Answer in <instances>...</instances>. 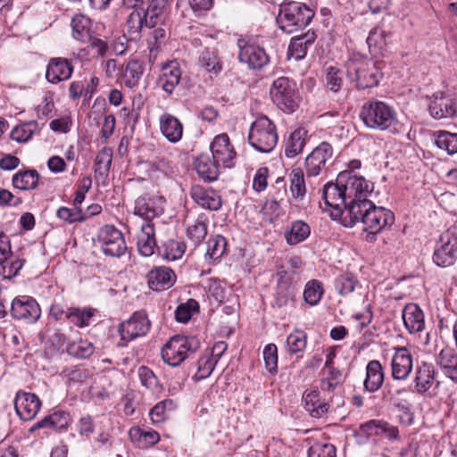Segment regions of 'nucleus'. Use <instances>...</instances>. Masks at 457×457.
<instances>
[{
  "mask_svg": "<svg viewBox=\"0 0 457 457\" xmlns=\"http://www.w3.org/2000/svg\"><path fill=\"white\" fill-rule=\"evenodd\" d=\"M373 191V184L363 177L353 175L352 171L345 170L338 174L335 183L328 182L322 188L324 211L333 209L331 216L341 217L345 225V210L357 204L362 196H369ZM322 208V205L320 204Z\"/></svg>",
  "mask_w": 457,
  "mask_h": 457,
  "instance_id": "obj_1",
  "label": "nucleus"
},
{
  "mask_svg": "<svg viewBox=\"0 0 457 457\" xmlns=\"http://www.w3.org/2000/svg\"><path fill=\"white\" fill-rule=\"evenodd\" d=\"M394 221L395 215L390 210L376 206L368 196H362L357 204L345 210L344 226L352 228L357 223L363 224V230L369 231V241H373L378 233Z\"/></svg>",
  "mask_w": 457,
  "mask_h": 457,
  "instance_id": "obj_2",
  "label": "nucleus"
},
{
  "mask_svg": "<svg viewBox=\"0 0 457 457\" xmlns=\"http://www.w3.org/2000/svg\"><path fill=\"white\" fill-rule=\"evenodd\" d=\"M359 117L365 127L378 131L389 130L398 123L395 108L375 98L363 103Z\"/></svg>",
  "mask_w": 457,
  "mask_h": 457,
  "instance_id": "obj_3",
  "label": "nucleus"
},
{
  "mask_svg": "<svg viewBox=\"0 0 457 457\" xmlns=\"http://www.w3.org/2000/svg\"><path fill=\"white\" fill-rule=\"evenodd\" d=\"M346 75L358 89H366L378 85L382 76L377 62L353 54L345 63Z\"/></svg>",
  "mask_w": 457,
  "mask_h": 457,
  "instance_id": "obj_4",
  "label": "nucleus"
},
{
  "mask_svg": "<svg viewBox=\"0 0 457 457\" xmlns=\"http://www.w3.org/2000/svg\"><path fill=\"white\" fill-rule=\"evenodd\" d=\"M314 16V12L300 2H288L280 5L277 23L287 34L305 28Z\"/></svg>",
  "mask_w": 457,
  "mask_h": 457,
  "instance_id": "obj_5",
  "label": "nucleus"
},
{
  "mask_svg": "<svg viewBox=\"0 0 457 457\" xmlns=\"http://www.w3.org/2000/svg\"><path fill=\"white\" fill-rule=\"evenodd\" d=\"M273 104L286 113L295 112L301 103V96L296 82L288 77L276 79L270 88Z\"/></svg>",
  "mask_w": 457,
  "mask_h": 457,
  "instance_id": "obj_6",
  "label": "nucleus"
},
{
  "mask_svg": "<svg viewBox=\"0 0 457 457\" xmlns=\"http://www.w3.org/2000/svg\"><path fill=\"white\" fill-rule=\"evenodd\" d=\"M248 142L261 153L271 152L278 143L275 124L266 116L257 118L250 127Z\"/></svg>",
  "mask_w": 457,
  "mask_h": 457,
  "instance_id": "obj_7",
  "label": "nucleus"
},
{
  "mask_svg": "<svg viewBox=\"0 0 457 457\" xmlns=\"http://www.w3.org/2000/svg\"><path fill=\"white\" fill-rule=\"evenodd\" d=\"M200 343L195 337L176 335L164 345L162 358L168 365H180L191 353L196 352Z\"/></svg>",
  "mask_w": 457,
  "mask_h": 457,
  "instance_id": "obj_8",
  "label": "nucleus"
},
{
  "mask_svg": "<svg viewBox=\"0 0 457 457\" xmlns=\"http://www.w3.org/2000/svg\"><path fill=\"white\" fill-rule=\"evenodd\" d=\"M457 260V224L447 228L435 247L433 261L440 267L453 265Z\"/></svg>",
  "mask_w": 457,
  "mask_h": 457,
  "instance_id": "obj_9",
  "label": "nucleus"
},
{
  "mask_svg": "<svg viewBox=\"0 0 457 457\" xmlns=\"http://www.w3.org/2000/svg\"><path fill=\"white\" fill-rule=\"evenodd\" d=\"M98 242L104 253L112 257H120L127 250L123 234L112 225H105L100 229Z\"/></svg>",
  "mask_w": 457,
  "mask_h": 457,
  "instance_id": "obj_10",
  "label": "nucleus"
},
{
  "mask_svg": "<svg viewBox=\"0 0 457 457\" xmlns=\"http://www.w3.org/2000/svg\"><path fill=\"white\" fill-rule=\"evenodd\" d=\"M278 275V278L271 306L278 309L293 306L297 293L296 286L287 271L282 270Z\"/></svg>",
  "mask_w": 457,
  "mask_h": 457,
  "instance_id": "obj_11",
  "label": "nucleus"
},
{
  "mask_svg": "<svg viewBox=\"0 0 457 457\" xmlns=\"http://www.w3.org/2000/svg\"><path fill=\"white\" fill-rule=\"evenodd\" d=\"M151 328V322L144 311L136 312L120 327L121 340L131 341L138 337L145 336Z\"/></svg>",
  "mask_w": 457,
  "mask_h": 457,
  "instance_id": "obj_12",
  "label": "nucleus"
},
{
  "mask_svg": "<svg viewBox=\"0 0 457 457\" xmlns=\"http://www.w3.org/2000/svg\"><path fill=\"white\" fill-rule=\"evenodd\" d=\"M238 60L249 69L260 70L269 62V56L263 48L254 44H249L243 39L238 40Z\"/></svg>",
  "mask_w": 457,
  "mask_h": 457,
  "instance_id": "obj_13",
  "label": "nucleus"
},
{
  "mask_svg": "<svg viewBox=\"0 0 457 457\" xmlns=\"http://www.w3.org/2000/svg\"><path fill=\"white\" fill-rule=\"evenodd\" d=\"M165 202L162 196L140 195L135 201L134 213L143 218L144 222H151L152 219L163 213Z\"/></svg>",
  "mask_w": 457,
  "mask_h": 457,
  "instance_id": "obj_14",
  "label": "nucleus"
},
{
  "mask_svg": "<svg viewBox=\"0 0 457 457\" xmlns=\"http://www.w3.org/2000/svg\"><path fill=\"white\" fill-rule=\"evenodd\" d=\"M40 313L38 303L30 296H19L12 302L11 314L15 320H23L31 323L38 320Z\"/></svg>",
  "mask_w": 457,
  "mask_h": 457,
  "instance_id": "obj_15",
  "label": "nucleus"
},
{
  "mask_svg": "<svg viewBox=\"0 0 457 457\" xmlns=\"http://www.w3.org/2000/svg\"><path fill=\"white\" fill-rule=\"evenodd\" d=\"M210 148L212 159L216 160L217 162L227 168L233 166V161L237 153L230 144L229 137L227 134L216 136Z\"/></svg>",
  "mask_w": 457,
  "mask_h": 457,
  "instance_id": "obj_16",
  "label": "nucleus"
},
{
  "mask_svg": "<svg viewBox=\"0 0 457 457\" xmlns=\"http://www.w3.org/2000/svg\"><path fill=\"white\" fill-rule=\"evenodd\" d=\"M333 149L328 142L320 143L305 159V170L308 177L320 174L326 162L332 157Z\"/></svg>",
  "mask_w": 457,
  "mask_h": 457,
  "instance_id": "obj_17",
  "label": "nucleus"
},
{
  "mask_svg": "<svg viewBox=\"0 0 457 457\" xmlns=\"http://www.w3.org/2000/svg\"><path fill=\"white\" fill-rule=\"evenodd\" d=\"M428 111L436 120L453 118L456 114V104L449 96L438 92L429 99Z\"/></svg>",
  "mask_w": 457,
  "mask_h": 457,
  "instance_id": "obj_18",
  "label": "nucleus"
},
{
  "mask_svg": "<svg viewBox=\"0 0 457 457\" xmlns=\"http://www.w3.org/2000/svg\"><path fill=\"white\" fill-rule=\"evenodd\" d=\"M41 402L31 393L19 392L14 399V408L21 420H31L38 412Z\"/></svg>",
  "mask_w": 457,
  "mask_h": 457,
  "instance_id": "obj_19",
  "label": "nucleus"
},
{
  "mask_svg": "<svg viewBox=\"0 0 457 457\" xmlns=\"http://www.w3.org/2000/svg\"><path fill=\"white\" fill-rule=\"evenodd\" d=\"M166 17L153 12L145 11L144 15L141 16L139 12H133L129 16L127 21L129 27V33L132 37L138 36L142 27L145 25L147 28H154L164 22Z\"/></svg>",
  "mask_w": 457,
  "mask_h": 457,
  "instance_id": "obj_20",
  "label": "nucleus"
},
{
  "mask_svg": "<svg viewBox=\"0 0 457 457\" xmlns=\"http://www.w3.org/2000/svg\"><path fill=\"white\" fill-rule=\"evenodd\" d=\"M413 367L412 356L406 347H398L393 356L391 368L392 377L396 380H405Z\"/></svg>",
  "mask_w": 457,
  "mask_h": 457,
  "instance_id": "obj_21",
  "label": "nucleus"
},
{
  "mask_svg": "<svg viewBox=\"0 0 457 457\" xmlns=\"http://www.w3.org/2000/svg\"><path fill=\"white\" fill-rule=\"evenodd\" d=\"M182 78V71L175 61L164 64L158 78V86L167 94L171 95L179 86Z\"/></svg>",
  "mask_w": 457,
  "mask_h": 457,
  "instance_id": "obj_22",
  "label": "nucleus"
},
{
  "mask_svg": "<svg viewBox=\"0 0 457 457\" xmlns=\"http://www.w3.org/2000/svg\"><path fill=\"white\" fill-rule=\"evenodd\" d=\"M174 271L165 266L154 267L147 274L148 286L154 291H164L170 288L176 282Z\"/></svg>",
  "mask_w": 457,
  "mask_h": 457,
  "instance_id": "obj_23",
  "label": "nucleus"
},
{
  "mask_svg": "<svg viewBox=\"0 0 457 457\" xmlns=\"http://www.w3.org/2000/svg\"><path fill=\"white\" fill-rule=\"evenodd\" d=\"M73 66L68 59L56 57L50 59L46 71V79L52 84L67 80L71 77Z\"/></svg>",
  "mask_w": 457,
  "mask_h": 457,
  "instance_id": "obj_24",
  "label": "nucleus"
},
{
  "mask_svg": "<svg viewBox=\"0 0 457 457\" xmlns=\"http://www.w3.org/2000/svg\"><path fill=\"white\" fill-rule=\"evenodd\" d=\"M190 195L198 205L207 210L218 211L222 205L221 198L217 192L199 185L191 187Z\"/></svg>",
  "mask_w": 457,
  "mask_h": 457,
  "instance_id": "obj_25",
  "label": "nucleus"
},
{
  "mask_svg": "<svg viewBox=\"0 0 457 457\" xmlns=\"http://www.w3.org/2000/svg\"><path fill=\"white\" fill-rule=\"evenodd\" d=\"M402 318L406 329L411 333H418L424 329V313L416 303H408L402 312Z\"/></svg>",
  "mask_w": 457,
  "mask_h": 457,
  "instance_id": "obj_26",
  "label": "nucleus"
},
{
  "mask_svg": "<svg viewBox=\"0 0 457 457\" xmlns=\"http://www.w3.org/2000/svg\"><path fill=\"white\" fill-rule=\"evenodd\" d=\"M436 362L448 378L457 383V352L454 349L443 348L436 356Z\"/></svg>",
  "mask_w": 457,
  "mask_h": 457,
  "instance_id": "obj_27",
  "label": "nucleus"
},
{
  "mask_svg": "<svg viewBox=\"0 0 457 457\" xmlns=\"http://www.w3.org/2000/svg\"><path fill=\"white\" fill-rule=\"evenodd\" d=\"M385 380V372L381 363L373 360L368 362L366 366V377L363 381L364 390L369 393L378 391Z\"/></svg>",
  "mask_w": 457,
  "mask_h": 457,
  "instance_id": "obj_28",
  "label": "nucleus"
},
{
  "mask_svg": "<svg viewBox=\"0 0 457 457\" xmlns=\"http://www.w3.org/2000/svg\"><path fill=\"white\" fill-rule=\"evenodd\" d=\"M436 370L431 363L422 362L416 369L415 389L420 394L428 391L436 382Z\"/></svg>",
  "mask_w": 457,
  "mask_h": 457,
  "instance_id": "obj_29",
  "label": "nucleus"
},
{
  "mask_svg": "<svg viewBox=\"0 0 457 457\" xmlns=\"http://www.w3.org/2000/svg\"><path fill=\"white\" fill-rule=\"evenodd\" d=\"M316 34L308 30L306 33L292 37L287 54L299 61L305 57L309 46L314 43Z\"/></svg>",
  "mask_w": 457,
  "mask_h": 457,
  "instance_id": "obj_30",
  "label": "nucleus"
},
{
  "mask_svg": "<svg viewBox=\"0 0 457 457\" xmlns=\"http://www.w3.org/2000/svg\"><path fill=\"white\" fill-rule=\"evenodd\" d=\"M220 165L216 160H212L206 154L199 155L195 162V169L197 174L203 180L207 182H212L218 179Z\"/></svg>",
  "mask_w": 457,
  "mask_h": 457,
  "instance_id": "obj_31",
  "label": "nucleus"
},
{
  "mask_svg": "<svg viewBox=\"0 0 457 457\" xmlns=\"http://www.w3.org/2000/svg\"><path fill=\"white\" fill-rule=\"evenodd\" d=\"M156 247L154 228L152 222H143L137 235L138 252L143 256H151Z\"/></svg>",
  "mask_w": 457,
  "mask_h": 457,
  "instance_id": "obj_32",
  "label": "nucleus"
},
{
  "mask_svg": "<svg viewBox=\"0 0 457 457\" xmlns=\"http://www.w3.org/2000/svg\"><path fill=\"white\" fill-rule=\"evenodd\" d=\"M160 129L162 135L172 143L179 142L183 134V126L175 116L164 113L160 118Z\"/></svg>",
  "mask_w": 457,
  "mask_h": 457,
  "instance_id": "obj_33",
  "label": "nucleus"
},
{
  "mask_svg": "<svg viewBox=\"0 0 457 457\" xmlns=\"http://www.w3.org/2000/svg\"><path fill=\"white\" fill-rule=\"evenodd\" d=\"M71 26L72 29V37L83 43L86 44L92 39V34L94 31L92 30V21L84 14H76L71 21Z\"/></svg>",
  "mask_w": 457,
  "mask_h": 457,
  "instance_id": "obj_34",
  "label": "nucleus"
},
{
  "mask_svg": "<svg viewBox=\"0 0 457 457\" xmlns=\"http://www.w3.org/2000/svg\"><path fill=\"white\" fill-rule=\"evenodd\" d=\"M308 131L304 128H297L285 142V154L287 158H294L300 154L306 145Z\"/></svg>",
  "mask_w": 457,
  "mask_h": 457,
  "instance_id": "obj_35",
  "label": "nucleus"
},
{
  "mask_svg": "<svg viewBox=\"0 0 457 457\" xmlns=\"http://www.w3.org/2000/svg\"><path fill=\"white\" fill-rule=\"evenodd\" d=\"M145 68L141 62L136 59L127 61L122 67L124 85L129 88L137 87L143 76Z\"/></svg>",
  "mask_w": 457,
  "mask_h": 457,
  "instance_id": "obj_36",
  "label": "nucleus"
},
{
  "mask_svg": "<svg viewBox=\"0 0 457 457\" xmlns=\"http://www.w3.org/2000/svg\"><path fill=\"white\" fill-rule=\"evenodd\" d=\"M71 423V418L69 412L62 410H56L49 415H46L30 428H46L48 427H53L54 428H68Z\"/></svg>",
  "mask_w": 457,
  "mask_h": 457,
  "instance_id": "obj_37",
  "label": "nucleus"
},
{
  "mask_svg": "<svg viewBox=\"0 0 457 457\" xmlns=\"http://www.w3.org/2000/svg\"><path fill=\"white\" fill-rule=\"evenodd\" d=\"M39 177L38 172L34 169L20 170L13 175L12 183L20 190H32L37 187Z\"/></svg>",
  "mask_w": 457,
  "mask_h": 457,
  "instance_id": "obj_38",
  "label": "nucleus"
},
{
  "mask_svg": "<svg viewBox=\"0 0 457 457\" xmlns=\"http://www.w3.org/2000/svg\"><path fill=\"white\" fill-rule=\"evenodd\" d=\"M310 233L311 229L307 223L303 220H295L285 231V238L288 245H295L304 241Z\"/></svg>",
  "mask_w": 457,
  "mask_h": 457,
  "instance_id": "obj_39",
  "label": "nucleus"
},
{
  "mask_svg": "<svg viewBox=\"0 0 457 457\" xmlns=\"http://www.w3.org/2000/svg\"><path fill=\"white\" fill-rule=\"evenodd\" d=\"M177 407L176 402L172 399H165L159 402L150 411L149 415L152 422L157 425L170 419Z\"/></svg>",
  "mask_w": 457,
  "mask_h": 457,
  "instance_id": "obj_40",
  "label": "nucleus"
},
{
  "mask_svg": "<svg viewBox=\"0 0 457 457\" xmlns=\"http://www.w3.org/2000/svg\"><path fill=\"white\" fill-rule=\"evenodd\" d=\"M131 442L138 448L146 449L160 440L156 430H129Z\"/></svg>",
  "mask_w": 457,
  "mask_h": 457,
  "instance_id": "obj_41",
  "label": "nucleus"
},
{
  "mask_svg": "<svg viewBox=\"0 0 457 457\" xmlns=\"http://www.w3.org/2000/svg\"><path fill=\"white\" fill-rule=\"evenodd\" d=\"M39 130L38 123L36 120H30L14 127L11 132V137L18 143H26L34 134L39 133Z\"/></svg>",
  "mask_w": 457,
  "mask_h": 457,
  "instance_id": "obj_42",
  "label": "nucleus"
},
{
  "mask_svg": "<svg viewBox=\"0 0 457 457\" xmlns=\"http://www.w3.org/2000/svg\"><path fill=\"white\" fill-rule=\"evenodd\" d=\"M112 149L111 147H104L100 150L95 161V173L96 178L103 179H107L112 165Z\"/></svg>",
  "mask_w": 457,
  "mask_h": 457,
  "instance_id": "obj_43",
  "label": "nucleus"
},
{
  "mask_svg": "<svg viewBox=\"0 0 457 457\" xmlns=\"http://www.w3.org/2000/svg\"><path fill=\"white\" fill-rule=\"evenodd\" d=\"M25 262V259L14 256L11 252L10 256H4V259L0 261V276L4 278L15 277L23 267Z\"/></svg>",
  "mask_w": 457,
  "mask_h": 457,
  "instance_id": "obj_44",
  "label": "nucleus"
},
{
  "mask_svg": "<svg viewBox=\"0 0 457 457\" xmlns=\"http://www.w3.org/2000/svg\"><path fill=\"white\" fill-rule=\"evenodd\" d=\"M389 37H391L390 32H386L378 28L373 29L367 37L370 51L374 54L381 53L387 46Z\"/></svg>",
  "mask_w": 457,
  "mask_h": 457,
  "instance_id": "obj_45",
  "label": "nucleus"
},
{
  "mask_svg": "<svg viewBox=\"0 0 457 457\" xmlns=\"http://www.w3.org/2000/svg\"><path fill=\"white\" fill-rule=\"evenodd\" d=\"M304 408L312 417H320L328 411L325 403H320V394L316 390L305 392L303 395Z\"/></svg>",
  "mask_w": 457,
  "mask_h": 457,
  "instance_id": "obj_46",
  "label": "nucleus"
},
{
  "mask_svg": "<svg viewBox=\"0 0 457 457\" xmlns=\"http://www.w3.org/2000/svg\"><path fill=\"white\" fill-rule=\"evenodd\" d=\"M290 191L296 200H303L306 194V186L303 171L300 168H295L289 173Z\"/></svg>",
  "mask_w": 457,
  "mask_h": 457,
  "instance_id": "obj_47",
  "label": "nucleus"
},
{
  "mask_svg": "<svg viewBox=\"0 0 457 457\" xmlns=\"http://www.w3.org/2000/svg\"><path fill=\"white\" fill-rule=\"evenodd\" d=\"M227 240L220 235L211 237L207 242L205 259L211 261L220 260L226 252Z\"/></svg>",
  "mask_w": 457,
  "mask_h": 457,
  "instance_id": "obj_48",
  "label": "nucleus"
},
{
  "mask_svg": "<svg viewBox=\"0 0 457 457\" xmlns=\"http://www.w3.org/2000/svg\"><path fill=\"white\" fill-rule=\"evenodd\" d=\"M137 375L141 385L148 389L151 393L159 394L162 392V386L160 384L158 378L148 367H139L137 370Z\"/></svg>",
  "mask_w": 457,
  "mask_h": 457,
  "instance_id": "obj_49",
  "label": "nucleus"
},
{
  "mask_svg": "<svg viewBox=\"0 0 457 457\" xmlns=\"http://www.w3.org/2000/svg\"><path fill=\"white\" fill-rule=\"evenodd\" d=\"M287 349L290 354L303 353L307 345V335L301 329H295L287 336Z\"/></svg>",
  "mask_w": 457,
  "mask_h": 457,
  "instance_id": "obj_50",
  "label": "nucleus"
},
{
  "mask_svg": "<svg viewBox=\"0 0 457 457\" xmlns=\"http://www.w3.org/2000/svg\"><path fill=\"white\" fill-rule=\"evenodd\" d=\"M435 135V143L437 147L445 150L449 154H457V133L440 130Z\"/></svg>",
  "mask_w": 457,
  "mask_h": 457,
  "instance_id": "obj_51",
  "label": "nucleus"
},
{
  "mask_svg": "<svg viewBox=\"0 0 457 457\" xmlns=\"http://www.w3.org/2000/svg\"><path fill=\"white\" fill-rule=\"evenodd\" d=\"M93 316L94 312L90 308H68L66 312V319L79 328L88 326Z\"/></svg>",
  "mask_w": 457,
  "mask_h": 457,
  "instance_id": "obj_52",
  "label": "nucleus"
},
{
  "mask_svg": "<svg viewBox=\"0 0 457 457\" xmlns=\"http://www.w3.org/2000/svg\"><path fill=\"white\" fill-rule=\"evenodd\" d=\"M324 294L322 283L317 279L307 282L303 291V299L311 306L317 305Z\"/></svg>",
  "mask_w": 457,
  "mask_h": 457,
  "instance_id": "obj_53",
  "label": "nucleus"
},
{
  "mask_svg": "<svg viewBox=\"0 0 457 457\" xmlns=\"http://www.w3.org/2000/svg\"><path fill=\"white\" fill-rule=\"evenodd\" d=\"M199 62L208 72L213 73L214 75H218L222 70V64L219 61L214 50H204L200 55Z\"/></svg>",
  "mask_w": 457,
  "mask_h": 457,
  "instance_id": "obj_54",
  "label": "nucleus"
},
{
  "mask_svg": "<svg viewBox=\"0 0 457 457\" xmlns=\"http://www.w3.org/2000/svg\"><path fill=\"white\" fill-rule=\"evenodd\" d=\"M70 355L79 359H86L91 356L95 351L93 344L86 339L72 342L67 347Z\"/></svg>",
  "mask_w": 457,
  "mask_h": 457,
  "instance_id": "obj_55",
  "label": "nucleus"
},
{
  "mask_svg": "<svg viewBox=\"0 0 457 457\" xmlns=\"http://www.w3.org/2000/svg\"><path fill=\"white\" fill-rule=\"evenodd\" d=\"M162 256L169 261L180 259L186 251V244L183 241L169 239L162 245Z\"/></svg>",
  "mask_w": 457,
  "mask_h": 457,
  "instance_id": "obj_56",
  "label": "nucleus"
},
{
  "mask_svg": "<svg viewBox=\"0 0 457 457\" xmlns=\"http://www.w3.org/2000/svg\"><path fill=\"white\" fill-rule=\"evenodd\" d=\"M325 377L320 381V389L331 393L343 383V375L339 369L327 370Z\"/></svg>",
  "mask_w": 457,
  "mask_h": 457,
  "instance_id": "obj_57",
  "label": "nucleus"
},
{
  "mask_svg": "<svg viewBox=\"0 0 457 457\" xmlns=\"http://www.w3.org/2000/svg\"><path fill=\"white\" fill-rule=\"evenodd\" d=\"M165 36V30L162 28H157L150 33L149 37L147 39V47L150 53V60L156 59L157 54L161 48L162 44L163 43Z\"/></svg>",
  "mask_w": 457,
  "mask_h": 457,
  "instance_id": "obj_58",
  "label": "nucleus"
},
{
  "mask_svg": "<svg viewBox=\"0 0 457 457\" xmlns=\"http://www.w3.org/2000/svg\"><path fill=\"white\" fill-rule=\"evenodd\" d=\"M343 71L336 67L326 70V87L329 91L337 93L343 87Z\"/></svg>",
  "mask_w": 457,
  "mask_h": 457,
  "instance_id": "obj_59",
  "label": "nucleus"
},
{
  "mask_svg": "<svg viewBox=\"0 0 457 457\" xmlns=\"http://www.w3.org/2000/svg\"><path fill=\"white\" fill-rule=\"evenodd\" d=\"M187 237L195 246L203 242L207 235V225L203 220H196L187 229Z\"/></svg>",
  "mask_w": 457,
  "mask_h": 457,
  "instance_id": "obj_60",
  "label": "nucleus"
},
{
  "mask_svg": "<svg viewBox=\"0 0 457 457\" xmlns=\"http://www.w3.org/2000/svg\"><path fill=\"white\" fill-rule=\"evenodd\" d=\"M215 360L209 355L203 356L198 360V369L194 375V378L198 381L208 378L214 370L216 365Z\"/></svg>",
  "mask_w": 457,
  "mask_h": 457,
  "instance_id": "obj_61",
  "label": "nucleus"
},
{
  "mask_svg": "<svg viewBox=\"0 0 457 457\" xmlns=\"http://www.w3.org/2000/svg\"><path fill=\"white\" fill-rule=\"evenodd\" d=\"M357 281L349 274L338 276L335 280V288L341 295H346L353 292Z\"/></svg>",
  "mask_w": 457,
  "mask_h": 457,
  "instance_id": "obj_62",
  "label": "nucleus"
},
{
  "mask_svg": "<svg viewBox=\"0 0 457 457\" xmlns=\"http://www.w3.org/2000/svg\"><path fill=\"white\" fill-rule=\"evenodd\" d=\"M262 354L266 370L270 373H276L278 369V348L276 345H267Z\"/></svg>",
  "mask_w": 457,
  "mask_h": 457,
  "instance_id": "obj_63",
  "label": "nucleus"
},
{
  "mask_svg": "<svg viewBox=\"0 0 457 457\" xmlns=\"http://www.w3.org/2000/svg\"><path fill=\"white\" fill-rule=\"evenodd\" d=\"M308 457H336V448L330 444H315L309 448Z\"/></svg>",
  "mask_w": 457,
  "mask_h": 457,
  "instance_id": "obj_64",
  "label": "nucleus"
}]
</instances>
